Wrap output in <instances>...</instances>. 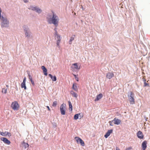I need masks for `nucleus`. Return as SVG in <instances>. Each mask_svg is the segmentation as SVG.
I'll list each match as a JSON object with an SVG mask.
<instances>
[{
    "instance_id": "9b49d317",
    "label": "nucleus",
    "mask_w": 150,
    "mask_h": 150,
    "mask_svg": "<svg viewBox=\"0 0 150 150\" xmlns=\"http://www.w3.org/2000/svg\"><path fill=\"white\" fill-rule=\"evenodd\" d=\"M137 137L140 139H143L144 136L142 132L140 131H139L137 134Z\"/></svg>"
},
{
    "instance_id": "7ed1b4c3",
    "label": "nucleus",
    "mask_w": 150,
    "mask_h": 150,
    "mask_svg": "<svg viewBox=\"0 0 150 150\" xmlns=\"http://www.w3.org/2000/svg\"><path fill=\"white\" fill-rule=\"evenodd\" d=\"M129 100L131 104L135 103V99L134 98V94L132 92H130L129 95H128Z\"/></svg>"
},
{
    "instance_id": "bb28decb",
    "label": "nucleus",
    "mask_w": 150,
    "mask_h": 150,
    "mask_svg": "<svg viewBox=\"0 0 150 150\" xmlns=\"http://www.w3.org/2000/svg\"><path fill=\"white\" fill-rule=\"evenodd\" d=\"M74 118L75 120H77L79 118V115L78 114H76L74 115Z\"/></svg>"
},
{
    "instance_id": "39448f33",
    "label": "nucleus",
    "mask_w": 150,
    "mask_h": 150,
    "mask_svg": "<svg viewBox=\"0 0 150 150\" xmlns=\"http://www.w3.org/2000/svg\"><path fill=\"white\" fill-rule=\"evenodd\" d=\"M60 109L61 114L65 115L66 110V105L64 103L62 104L60 106Z\"/></svg>"
},
{
    "instance_id": "dca6fc26",
    "label": "nucleus",
    "mask_w": 150,
    "mask_h": 150,
    "mask_svg": "<svg viewBox=\"0 0 150 150\" xmlns=\"http://www.w3.org/2000/svg\"><path fill=\"white\" fill-rule=\"evenodd\" d=\"M41 68L43 70V73L45 75L47 76V69L44 66H42L41 67Z\"/></svg>"
},
{
    "instance_id": "2eb2a0df",
    "label": "nucleus",
    "mask_w": 150,
    "mask_h": 150,
    "mask_svg": "<svg viewBox=\"0 0 150 150\" xmlns=\"http://www.w3.org/2000/svg\"><path fill=\"white\" fill-rule=\"evenodd\" d=\"M112 129H110L108 130L106 132V134L104 135V137L105 138H107L108 136H110V134L112 132Z\"/></svg>"
},
{
    "instance_id": "7c9ffc66",
    "label": "nucleus",
    "mask_w": 150,
    "mask_h": 150,
    "mask_svg": "<svg viewBox=\"0 0 150 150\" xmlns=\"http://www.w3.org/2000/svg\"><path fill=\"white\" fill-rule=\"evenodd\" d=\"M6 132H2L1 133V134L3 136H6Z\"/></svg>"
},
{
    "instance_id": "37998d69",
    "label": "nucleus",
    "mask_w": 150,
    "mask_h": 150,
    "mask_svg": "<svg viewBox=\"0 0 150 150\" xmlns=\"http://www.w3.org/2000/svg\"><path fill=\"white\" fill-rule=\"evenodd\" d=\"M143 81L144 82H145L146 81V80L145 79H144Z\"/></svg>"
},
{
    "instance_id": "4c0bfd02",
    "label": "nucleus",
    "mask_w": 150,
    "mask_h": 150,
    "mask_svg": "<svg viewBox=\"0 0 150 150\" xmlns=\"http://www.w3.org/2000/svg\"><path fill=\"white\" fill-rule=\"evenodd\" d=\"M55 37H56L58 35L57 34V31H55Z\"/></svg>"
},
{
    "instance_id": "aec40b11",
    "label": "nucleus",
    "mask_w": 150,
    "mask_h": 150,
    "mask_svg": "<svg viewBox=\"0 0 150 150\" xmlns=\"http://www.w3.org/2000/svg\"><path fill=\"white\" fill-rule=\"evenodd\" d=\"M56 37H57V46L58 47H59V44L60 42L61 41V38H60V37L59 35H58Z\"/></svg>"
},
{
    "instance_id": "e433bc0d",
    "label": "nucleus",
    "mask_w": 150,
    "mask_h": 150,
    "mask_svg": "<svg viewBox=\"0 0 150 150\" xmlns=\"http://www.w3.org/2000/svg\"><path fill=\"white\" fill-rule=\"evenodd\" d=\"M26 81V78L25 77L24 78L23 80V82H22L25 83Z\"/></svg>"
},
{
    "instance_id": "c9c22d12",
    "label": "nucleus",
    "mask_w": 150,
    "mask_h": 150,
    "mask_svg": "<svg viewBox=\"0 0 150 150\" xmlns=\"http://www.w3.org/2000/svg\"><path fill=\"white\" fill-rule=\"evenodd\" d=\"M29 79L30 80H31L32 79V76H31V75L30 74H28V75Z\"/></svg>"
},
{
    "instance_id": "b1692460",
    "label": "nucleus",
    "mask_w": 150,
    "mask_h": 150,
    "mask_svg": "<svg viewBox=\"0 0 150 150\" xmlns=\"http://www.w3.org/2000/svg\"><path fill=\"white\" fill-rule=\"evenodd\" d=\"M69 104V109H71V111L72 110V105L70 101H68Z\"/></svg>"
},
{
    "instance_id": "5701e85b",
    "label": "nucleus",
    "mask_w": 150,
    "mask_h": 150,
    "mask_svg": "<svg viewBox=\"0 0 150 150\" xmlns=\"http://www.w3.org/2000/svg\"><path fill=\"white\" fill-rule=\"evenodd\" d=\"M21 87L22 88H24V89L25 90L26 89V87L25 85V83H21Z\"/></svg>"
},
{
    "instance_id": "a19ab883",
    "label": "nucleus",
    "mask_w": 150,
    "mask_h": 150,
    "mask_svg": "<svg viewBox=\"0 0 150 150\" xmlns=\"http://www.w3.org/2000/svg\"><path fill=\"white\" fill-rule=\"evenodd\" d=\"M47 109H48V110L50 111V108L48 106H47Z\"/></svg>"
},
{
    "instance_id": "f704fd0d",
    "label": "nucleus",
    "mask_w": 150,
    "mask_h": 150,
    "mask_svg": "<svg viewBox=\"0 0 150 150\" xmlns=\"http://www.w3.org/2000/svg\"><path fill=\"white\" fill-rule=\"evenodd\" d=\"M113 122V121H112H112H110L109 122V123L110 124V126H113V125L112 124V122Z\"/></svg>"
},
{
    "instance_id": "6ab92c4d",
    "label": "nucleus",
    "mask_w": 150,
    "mask_h": 150,
    "mask_svg": "<svg viewBox=\"0 0 150 150\" xmlns=\"http://www.w3.org/2000/svg\"><path fill=\"white\" fill-rule=\"evenodd\" d=\"M72 89L76 91H77L78 90V88L77 86V83H74L72 87Z\"/></svg>"
},
{
    "instance_id": "4468645a",
    "label": "nucleus",
    "mask_w": 150,
    "mask_h": 150,
    "mask_svg": "<svg viewBox=\"0 0 150 150\" xmlns=\"http://www.w3.org/2000/svg\"><path fill=\"white\" fill-rule=\"evenodd\" d=\"M147 142L146 141H144L142 142V146L143 150H145L146 148L147 147Z\"/></svg>"
},
{
    "instance_id": "c756f323",
    "label": "nucleus",
    "mask_w": 150,
    "mask_h": 150,
    "mask_svg": "<svg viewBox=\"0 0 150 150\" xmlns=\"http://www.w3.org/2000/svg\"><path fill=\"white\" fill-rule=\"evenodd\" d=\"M73 75L74 76L75 79L77 81H79V78L76 76V75H75V74H73Z\"/></svg>"
},
{
    "instance_id": "2f4dec72",
    "label": "nucleus",
    "mask_w": 150,
    "mask_h": 150,
    "mask_svg": "<svg viewBox=\"0 0 150 150\" xmlns=\"http://www.w3.org/2000/svg\"><path fill=\"white\" fill-rule=\"evenodd\" d=\"M6 132V136L7 135H8V137L11 136V134L10 133L8 132Z\"/></svg>"
},
{
    "instance_id": "f8f14e48",
    "label": "nucleus",
    "mask_w": 150,
    "mask_h": 150,
    "mask_svg": "<svg viewBox=\"0 0 150 150\" xmlns=\"http://www.w3.org/2000/svg\"><path fill=\"white\" fill-rule=\"evenodd\" d=\"M112 121L114 122V124L117 125H119L121 122V120L118 118H114L112 120Z\"/></svg>"
},
{
    "instance_id": "ddd939ff",
    "label": "nucleus",
    "mask_w": 150,
    "mask_h": 150,
    "mask_svg": "<svg viewBox=\"0 0 150 150\" xmlns=\"http://www.w3.org/2000/svg\"><path fill=\"white\" fill-rule=\"evenodd\" d=\"M114 76L113 73L112 72H108L106 74V78L110 79L113 77Z\"/></svg>"
},
{
    "instance_id": "ea45409f",
    "label": "nucleus",
    "mask_w": 150,
    "mask_h": 150,
    "mask_svg": "<svg viewBox=\"0 0 150 150\" xmlns=\"http://www.w3.org/2000/svg\"><path fill=\"white\" fill-rule=\"evenodd\" d=\"M116 150H120L119 148L117 147H116Z\"/></svg>"
},
{
    "instance_id": "412c9836",
    "label": "nucleus",
    "mask_w": 150,
    "mask_h": 150,
    "mask_svg": "<svg viewBox=\"0 0 150 150\" xmlns=\"http://www.w3.org/2000/svg\"><path fill=\"white\" fill-rule=\"evenodd\" d=\"M75 37V35H74L73 36H72L71 37L69 41V44H71L72 42L74 40Z\"/></svg>"
},
{
    "instance_id": "20e7f679",
    "label": "nucleus",
    "mask_w": 150,
    "mask_h": 150,
    "mask_svg": "<svg viewBox=\"0 0 150 150\" xmlns=\"http://www.w3.org/2000/svg\"><path fill=\"white\" fill-rule=\"evenodd\" d=\"M11 107L14 110H18L19 109V105L17 101H15L12 103Z\"/></svg>"
},
{
    "instance_id": "72a5a7b5",
    "label": "nucleus",
    "mask_w": 150,
    "mask_h": 150,
    "mask_svg": "<svg viewBox=\"0 0 150 150\" xmlns=\"http://www.w3.org/2000/svg\"><path fill=\"white\" fill-rule=\"evenodd\" d=\"M30 81L31 82V83L33 85V86H34L35 85V83H34V81L33 80V79H32L31 80H30Z\"/></svg>"
},
{
    "instance_id": "4be33fe9",
    "label": "nucleus",
    "mask_w": 150,
    "mask_h": 150,
    "mask_svg": "<svg viewBox=\"0 0 150 150\" xmlns=\"http://www.w3.org/2000/svg\"><path fill=\"white\" fill-rule=\"evenodd\" d=\"M70 93L72 96L75 98H77V95L76 93L73 91H71Z\"/></svg>"
},
{
    "instance_id": "de8ad7c7",
    "label": "nucleus",
    "mask_w": 150,
    "mask_h": 150,
    "mask_svg": "<svg viewBox=\"0 0 150 150\" xmlns=\"http://www.w3.org/2000/svg\"><path fill=\"white\" fill-rule=\"evenodd\" d=\"M125 150H127L125 149Z\"/></svg>"
},
{
    "instance_id": "423d86ee",
    "label": "nucleus",
    "mask_w": 150,
    "mask_h": 150,
    "mask_svg": "<svg viewBox=\"0 0 150 150\" xmlns=\"http://www.w3.org/2000/svg\"><path fill=\"white\" fill-rule=\"evenodd\" d=\"M75 139L76 142L77 143L80 144L82 146H84L85 144L83 141L80 138L78 137H75Z\"/></svg>"
},
{
    "instance_id": "f03ea898",
    "label": "nucleus",
    "mask_w": 150,
    "mask_h": 150,
    "mask_svg": "<svg viewBox=\"0 0 150 150\" xmlns=\"http://www.w3.org/2000/svg\"><path fill=\"white\" fill-rule=\"evenodd\" d=\"M1 10L0 8V19H1V26L3 27H6L8 26L9 24V21L7 20L6 18L4 17L3 16H1Z\"/></svg>"
},
{
    "instance_id": "a878e982",
    "label": "nucleus",
    "mask_w": 150,
    "mask_h": 150,
    "mask_svg": "<svg viewBox=\"0 0 150 150\" xmlns=\"http://www.w3.org/2000/svg\"><path fill=\"white\" fill-rule=\"evenodd\" d=\"M78 115L79 118V119H81V118H82V117L83 116V115L82 113H78Z\"/></svg>"
},
{
    "instance_id": "cd10ccee",
    "label": "nucleus",
    "mask_w": 150,
    "mask_h": 150,
    "mask_svg": "<svg viewBox=\"0 0 150 150\" xmlns=\"http://www.w3.org/2000/svg\"><path fill=\"white\" fill-rule=\"evenodd\" d=\"M57 104V102L56 101L54 102L52 105L53 107H56Z\"/></svg>"
},
{
    "instance_id": "6e6552de",
    "label": "nucleus",
    "mask_w": 150,
    "mask_h": 150,
    "mask_svg": "<svg viewBox=\"0 0 150 150\" xmlns=\"http://www.w3.org/2000/svg\"><path fill=\"white\" fill-rule=\"evenodd\" d=\"M25 35L26 37H29L30 36L31 32L28 30V28H24Z\"/></svg>"
},
{
    "instance_id": "a211bd4d",
    "label": "nucleus",
    "mask_w": 150,
    "mask_h": 150,
    "mask_svg": "<svg viewBox=\"0 0 150 150\" xmlns=\"http://www.w3.org/2000/svg\"><path fill=\"white\" fill-rule=\"evenodd\" d=\"M48 76L49 77H50V78L52 79V80L53 81H56L57 78L55 76H52L51 74H48Z\"/></svg>"
},
{
    "instance_id": "79ce46f5",
    "label": "nucleus",
    "mask_w": 150,
    "mask_h": 150,
    "mask_svg": "<svg viewBox=\"0 0 150 150\" xmlns=\"http://www.w3.org/2000/svg\"><path fill=\"white\" fill-rule=\"evenodd\" d=\"M25 2H28L27 0H23Z\"/></svg>"
},
{
    "instance_id": "0eeeda50",
    "label": "nucleus",
    "mask_w": 150,
    "mask_h": 150,
    "mask_svg": "<svg viewBox=\"0 0 150 150\" xmlns=\"http://www.w3.org/2000/svg\"><path fill=\"white\" fill-rule=\"evenodd\" d=\"M0 139L1 140L3 141L6 144L9 145L11 144L10 141L6 138L2 137Z\"/></svg>"
},
{
    "instance_id": "473e14b6",
    "label": "nucleus",
    "mask_w": 150,
    "mask_h": 150,
    "mask_svg": "<svg viewBox=\"0 0 150 150\" xmlns=\"http://www.w3.org/2000/svg\"><path fill=\"white\" fill-rule=\"evenodd\" d=\"M132 149V147L131 146H130V147H127V148H126V149L127 150H131Z\"/></svg>"
},
{
    "instance_id": "1a4fd4ad",
    "label": "nucleus",
    "mask_w": 150,
    "mask_h": 150,
    "mask_svg": "<svg viewBox=\"0 0 150 150\" xmlns=\"http://www.w3.org/2000/svg\"><path fill=\"white\" fill-rule=\"evenodd\" d=\"M33 11H35L36 12L39 13H41L42 11L41 9L37 8L36 7H33V6H30L29 8Z\"/></svg>"
},
{
    "instance_id": "f3484780",
    "label": "nucleus",
    "mask_w": 150,
    "mask_h": 150,
    "mask_svg": "<svg viewBox=\"0 0 150 150\" xmlns=\"http://www.w3.org/2000/svg\"><path fill=\"white\" fill-rule=\"evenodd\" d=\"M103 97V94L101 93H100L99 95H97L96 96V98L95 100V101H97L99 100L100 99Z\"/></svg>"
},
{
    "instance_id": "f257e3e1",
    "label": "nucleus",
    "mask_w": 150,
    "mask_h": 150,
    "mask_svg": "<svg viewBox=\"0 0 150 150\" xmlns=\"http://www.w3.org/2000/svg\"><path fill=\"white\" fill-rule=\"evenodd\" d=\"M53 16L52 18H50L49 17H47L48 21L50 24L53 23L56 27L58 25V23L59 19L58 16L56 15L53 13Z\"/></svg>"
},
{
    "instance_id": "58836bf2",
    "label": "nucleus",
    "mask_w": 150,
    "mask_h": 150,
    "mask_svg": "<svg viewBox=\"0 0 150 150\" xmlns=\"http://www.w3.org/2000/svg\"><path fill=\"white\" fill-rule=\"evenodd\" d=\"M144 85L145 86L148 85V84L146 82H144Z\"/></svg>"
},
{
    "instance_id": "393cba45",
    "label": "nucleus",
    "mask_w": 150,
    "mask_h": 150,
    "mask_svg": "<svg viewBox=\"0 0 150 150\" xmlns=\"http://www.w3.org/2000/svg\"><path fill=\"white\" fill-rule=\"evenodd\" d=\"M23 144L25 149L28 148L29 146V145L27 143L23 142Z\"/></svg>"
},
{
    "instance_id": "49530a36",
    "label": "nucleus",
    "mask_w": 150,
    "mask_h": 150,
    "mask_svg": "<svg viewBox=\"0 0 150 150\" xmlns=\"http://www.w3.org/2000/svg\"><path fill=\"white\" fill-rule=\"evenodd\" d=\"M2 132H0V134H1V133Z\"/></svg>"
},
{
    "instance_id": "a18cd8bd",
    "label": "nucleus",
    "mask_w": 150,
    "mask_h": 150,
    "mask_svg": "<svg viewBox=\"0 0 150 150\" xmlns=\"http://www.w3.org/2000/svg\"><path fill=\"white\" fill-rule=\"evenodd\" d=\"M6 86L7 87H8V85H6Z\"/></svg>"
},
{
    "instance_id": "c85d7f7f",
    "label": "nucleus",
    "mask_w": 150,
    "mask_h": 150,
    "mask_svg": "<svg viewBox=\"0 0 150 150\" xmlns=\"http://www.w3.org/2000/svg\"><path fill=\"white\" fill-rule=\"evenodd\" d=\"M7 89L4 88L2 89V92L4 93H7Z\"/></svg>"
},
{
    "instance_id": "9d476101",
    "label": "nucleus",
    "mask_w": 150,
    "mask_h": 150,
    "mask_svg": "<svg viewBox=\"0 0 150 150\" xmlns=\"http://www.w3.org/2000/svg\"><path fill=\"white\" fill-rule=\"evenodd\" d=\"M71 68L73 69H76L78 70L80 69V67H79V66L78 65V64L77 63L73 64L71 67Z\"/></svg>"
},
{
    "instance_id": "c03bdc74",
    "label": "nucleus",
    "mask_w": 150,
    "mask_h": 150,
    "mask_svg": "<svg viewBox=\"0 0 150 150\" xmlns=\"http://www.w3.org/2000/svg\"><path fill=\"white\" fill-rule=\"evenodd\" d=\"M57 28H55L54 29V30L56 31H57Z\"/></svg>"
}]
</instances>
